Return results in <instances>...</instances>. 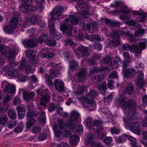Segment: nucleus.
I'll list each match as a JSON object with an SVG mask.
<instances>
[{
  "mask_svg": "<svg viewBox=\"0 0 147 147\" xmlns=\"http://www.w3.org/2000/svg\"><path fill=\"white\" fill-rule=\"evenodd\" d=\"M79 22L78 19L73 15H70L69 18H66L65 21L61 23L60 28L64 34H66L68 36H70L72 34V27L77 24Z\"/></svg>",
  "mask_w": 147,
  "mask_h": 147,
  "instance_id": "1",
  "label": "nucleus"
},
{
  "mask_svg": "<svg viewBox=\"0 0 147 147\" xmlns=\"http://www.w3.org/2000/svg\"><path fill=\"white\" fill-rule=\"evenodd\" d=\"M137 114L129 115V117L128 120L124 117H123V119L125 124L130 127L132 132L138 135H140L141 134V132L139 128L140 126L139 121L140 117L136 116Z\"/></svg>",
  "mask_w": 147,
  "mask_h": 147,
  "instance_id": "2",
  "label": "nucleus"
},
{
  "mask_svg": "<svg viewBox=\"0 0 147 147\" xmlns=\"http://www.w3.org/2000/svg\"><path fill=\"white\" fill-rule=\"evenodd\" d=\"M79 116L78 113L75 111H72L71 113V117L66 123V126L69 129H72L75 133L79 134H82L83 131V127L80 125H78L75 126V124L78 121Z\"/></svg>",
  "mask_w": 147,
  "mask_h": 147,
  "instance_id": "3",
  "label": "nucleus"
},
{
  "mask_svg": "<svg viewBox=\"0 0 147 147\" xmlns=\"http://www.w3.org/2000/svg\"><path fill=\"white\" fill-rule=\"evenodd\" d=\"M125 35L127 36H131L132 41H135V38L133 36L128 32L123 31H119L114 30L111 34V36L113 38L110 41V45L112 46H116L120 44L119 37L120 35Z\"/></svg>",
  "mask_w": 147,
  "mask_h": 147,
  "instance_id": "4",
  "label": "nucleus"
},
{
  "mask_svg": "<svg viewBox=\"0 0 147 147\" xmlns=\"http://www.w3.org/2000/svg\"><path fill=\"white\" fill-rule=\"evenodd\" d=\"M20 17L19 13H15L9 21L8 26H5L4 28V30L8 34L13 33V30L17 27V24Z\"/></svg>",
  "mask_w": 147,
  "mask_h": 147,
  "instance_id": "5",
  "label": "nucleus"
},
{
  "mask_svg": "<svg viewBox=\"0 0 147 147\" xmlns=\"http://www.w3.org/2000/svg\"><path fill=\"white\" fill-rule=\"evenodd\" d=\"M138 105L134 100H131L125 102L124 103V109H128V115H136L137 114V109Z\"/></svg>",
  "mask_w": 147,
  "mask_h": 147,
  "instance_id": "6",
  "label": "nucleus"
},
{
  "mask_svg": "<svg viewBox=\"0 0 147 147\" xmlns=\"http://www.w3.org/2000/svg\"><path fill=\"white\" fill-rule=\"evenodd\" d=\"M98 94L97 92L93 90H91L87 95L86 101L88 104L90 111H93L96 109L95 102L92 99L95 98Z\"/></svg>",
  "mask_w": 147,
  "mask_h": 147,
  "instance_id": "7",
  "label": "nucleus"
},
{
  "mask_svg": "<svg viewBox=\"0 0 147 147\" xmlns=\"http://www.w3.org/2000/svg\"><path fill=\"white\" fill-rule=\"evenodd\" d=\"M77 9L82 16L86 18L89 17L90 15L87 8L86 3L82 0H79L77 2L76 6Z\"/></svg>",
  "mask_w": 147,
  "mask_h": 147,
  "instance_id": "8",
  "label": "nucleus"
},
{
  "mask_svg": "<svg viewBox=\"0 0 147 147\" xmlns=\"http://www.w3.org/2000/svg\"><path fill=\"white\" fill-rule=\"evenodd\" d=\"M37 94L38 97L40 98V104L45 107L46 103L49 101L50 99L48 90L38 89L37 90Z\"/></svg>",
  "mask_w": 147,
  "mask_h": 147,
  "instance_id": "9",
  "label": "nucleus"
},
{
  "mask_svg": "<svg viewBox=\"0 0 147 147\" xmlns=\"http://www.w3.org/2000/svg\"><path fill=\"white\" fill-rule=\"evenodd\" d=\"M74 51L77 55L82 57H87L90 55V51L88 48L83 46L77 47L74 49Z\"/></svg>",
  "mask_w": 147,
  "mask_h": 147,
  "instance_id": "10",
  "label": "nucleus"
},
{
  "mask_svg": "<svg viewBox=\"0 0 147 147\" xmlns=\"http://www.w3.org/2000/svg\"><path fill=\"white\" fill-rule=\"evenodd\" d=\"M0 52L3 55H5L10 59H13L15 57L14 53L7 46L2 44L0 45Z\"/></svg>",
  "mask_w": 147,
  "mask_h": 147,
  "instance_id": "11",
  "label": "nucleus"
},
{
  "mask_svg": "<svg viewBox=\"0 0 147 147\" xmlns=\"http://www.w3.org/2000/svg\"><path fill=\"white\" fill-rule=\"evenodd\" d=\"M95 138L92 135H88V137L85 140V142L90 145L92 147H104L100 143L94 142Z\"/></svg>",
  "mask_w": 147,
  "mask_h": 147,
  "instance_id": "12",
  "label": "nucleus"
},
{
  "mask_svg": "<svg viewBox=\"0 0 147 147\" xmlns=\"http://www.w3.org/2000/svg\"><path fill=\"white\" fill-rule=\"evenodd\" d=\"M122 48L123 50L129 49L138 54L140 53L142 51L137 45H134L131 46L127 44H124L123 45Z\"/></svg>",
  "mask_w": 147,
  "mask_h": 147,
  "instance_id": "13",
  "label": "nucleus"
},
{
  "mask_svg": "<svg viewBox=\"0 0 147 147\" xmlns=\"http://www.w3.org/2000/svg\"><path fill=\"white\" fill-rule=\"evenodd\" d=\"M32 3V0H22V6L19 10L24 13H27L29 11L27 7L30 6Z\"/></svg>",
  "mask_w": 147,
  "mask_h": 147,
  "instance_id": "14",
  "label": "nucleus"
},
{
  "mask_svg": "<svg viewBox=\"0 0 147 147\" xmlns=\"http://www.w3.org/2000/svg\"><path fill=\"white\" fill-rule=\"evenodd\" d=\"M35 51L29 50L26 52V56L29 59V61L32 64H36L38 60L37 57H35Z\"/></svg>",
  "mask_w": 147,
  "mask_h": 147,
  "instance_id": "15",
  "label": "nucleus"
},
{
  "mask_svg": "<svg viewBox=\"0 0 147 147\" xmlns=\"http://www.w3.org/2000/svg\"><path fill=\"white\" fill-rule=\"evenodd\" d=\"M88 72L85 68H81L78 73V82H83L86 79Z\"/></svg>",
  "mask_w": 147,
  "mask_h": 147,
  "instance_id": "16",
  "label": "nucleus"
},
{
  "mask_svg": "<svg viewBox=\"0 0 147 147\" xmlns=\"http://www.w3.org/2000/svg\"><path fill=\"white\" fill-rule=\"evenodd\" d=\"M63 9V7L60 6H58L56 7L52 11V13H51L52 17V19L56 20L57 18L61 14V11Z\"/></svg>",
  "mask_w": 147,
  "mask_h": 147,
  "instance_id": "17",
  "label": "nucleus"
},
{
  "mask_svg": "<svg viewBox=\"0 0 147 147\" xmlns=\"http://www.w3.org/2000/svg\"><path fill=\"white\" fill-rule=\"evenodd\" d=\"M3 83L6 84L4 89L5 93L13 94L15 92V87L14 85L8 83L6 81H4Z\"/></svg>",
  "mask_w": 147,
  "mask_h": 147,
  "instance_id": "18",
  "label": "nucleus"
},
{
  "mask_svg": "<svg viewBox=\"0 0 147 147\" xmlns=\"http://www.w3.org/2000/svg\"><path fill=\"white\" fill-rule=\"evenodd\" d=\"M54 84L55 88L59 92H61L65 90L64 83L61 80H55Z\"/></svg>",
  "mask_w": 147,
  "mask_h": 147,
  "instance_id": "19",
  "label": "nucleus"
},
{
  "mask_svg": "<svg viewBox=\"0 0 147 147\" xmlns=\"http://www.w3.org/2000/svg\"><path fill=\"white\" fill-rule=\"evenodd\" d=\"M23 95L24 100L30 101L33 98L35 95V93L33 91H28L24 90Z\"/></svg>",
  "mask_w": 147,
  "mask_h": 147,
  "instance_id": "20",
  "label": "nucleus"
},
{
  "mask_svg": "<svg viewBox=\"0 0 147 147\" xmlns=\"http://www.w3.org/2000/svg\"><path fill=\"white\" fill-rule=\"evenodd\" d=\"M36 5L35 7H32L31 10L33 12L38 11L40 12H42L45 7L44 5L38 1H35Z\"/></svg>",
  "mask_w": 147,
  "mask_h": 147,
  "instance_id": "21",
  "label": "nucleus"
},
{
  "mask_svg": "<svg viewBox=\"0 0 147 147\" xmlns=\"http://www.w3.org/2000/svg\"><path fill=\"white\" fill-rule=\"evenodd\" d=\"M133 15H137L141 16L137 18L138 21L142 22L147 17V13L142 11L140 12L138 11H134L132 12Z\"/></svg>",
  "mask_w": 147,
  "mask_h": 147,
  "instance_id": "22",
  "label": "nucleus"
},
{
  "mask_svg": "<svg viewBox=\"0 0 147 147\" xmlns=\"http://www.w3.org/2000/svg\"><path fill=\"white\" fill-rule=\"evenodd\" d=\"M37 43V40L35 39L24 40L22 42V43L25 47L29 48H33L36 46Z\"/></svg>",
  "mask_w": 147,
  "mask_h": 147,
  "instance_id": "23",
  "label": "nucleus"
},
{
  "mask_svg": "<svg viewBox=\"0 0 147 147\" xmlns=\"http://www.w3.org/2000/svg\"><path fill=\"white\" fill-rule=\"evenodd\" d=\"M123 72L124 76L129 78L133 77L136 73L135 70L132 68H130L127 69H124Z\"/></svg>",
  "mask_w": 147,
  "mask_h": 147,
  "instance_id": "24",
  "label": "nucleus"
},
{
  "mask_svg": "<svg viewBox=\"0 0 147 147\" xmlns=\"http://www.w3.org/2000/svg\"><path fill=\"white\" fill-rule=\"evenodd\" d=\"M134 89L133 84L131 83H129L123 91V94H125L128 93L130 95H132L134 92Z\"/></svg>",
  "mask_w": 147,
  "mask_h": 147,
  "instance_id": "25",
  "label": "nucleus"
},
{
  "mask_svg": "<svg viewBox=\"0 0 147 147\" xmlns=\"http://www.w3.org/2000/svg\"><path fill=\"white\" fill-rule=\"evenodd\" d=\"M104 20L105 22L107 25L111 27H118L120 25V23L119 22H116L115 21L110 20L107 19H105Z\"/></svg>",
  "mask_w": 147,
  "mask_h": 147,
  "instance_id": "26",
  "label": "nucleus"
},
{
  "mask_svg": "<svg viewBox=\"0 0 147 147\" xmlns=\"http://www.w3.org/2000/svg\"><path fill=\"white\" fill-rule=\"evenodd\" d=\"M79 137L77 135H74L70 136V144L72 146H76L78 144L77 140H79Z\"/></svg>",
  "mask_w": 147,
  "mask_h": 147,
  "instance_id": "27",
  "label": "nucleus"
},
{
  "mask_svg": "<svg viewBox=\"0 0 147 147\" xmlns=\"http://www.w3.org/2000/svg\"><path fill=\"white\" fill-rule=\"evenodd\" d=\"M26 62L24 60H22L19 68L22 69L23 67H25L26 72V73H28V71L32 69V68L30 65H26Z\"/></svg>",
  "mask_w": 147,
  "mask_h": 147,
  "instance_id": "28",
  "label": "nucleus"
},
{
  "mask_svg": "<svg viewBox=\"0 0 147 147\" xmlns=\"http://www.w3.org/2000/svg\"><path fill=\"white\" fill-rule=\"evenodd\" d=\"M102 125V122L98 120L94 121L91 125L88 127V128L90 130H95L96 128L99 125Z\"/></svg>",
  "mask_w": 147,
  "mask_h": 147,
  "instance_id": "29",
  "label": "nucleus"
},
{
  "mask_svg": "<svg viewBox=\"0 0 147 147\" xmlns=\"http://www.w3.org/2000/svg\"><path fill=\"white\" fill-rule=\"evenodd\" d=\"M136 86L138 88H142L144 86V81L143 78H138L137 80L135 81Z\"/></svg>",
  "mask_w": 147,
  "mask_h": 147,
  "instance_id": "30",
  "label": "nucleus"
},
{
  "mask_svg": "<svg viewBox=\"0 0 147 147\" xmlns=\"http://www.w3.org/2000/svg\"><path fill=\"white\" fill-rule=\"evenodd\" d=\"M7 114L9 118L14 120L17 117V114L16 111L13 110L9 109L7 112Z\"/></svg>",
  "mask_w": 147,
  "mask_h": 147,
  "instance_id": "31",
  "label": "nucleus"
},
{
  "mask_svg": "<svg viewBox=\"0 0 147 147\" xmlns=\"http://www.w3.org/2000/svg\"><path fill=\"white\" fill-rule=\"evenodd\" d=\"M86 87L84 86H79L76 89L74 93L76 95L82 94L85 91Z\"/></svg>",
  "mask_w": 147,
  "mask_h": 147,
  "instance_id": "32",
  "label": "nucleus"
},
{
  "mask_svg": "<svg viewBox=\"0 0 147 147\" xmlns=\"http://www.w3.org/2000/svg\"><path fill=\"white\" fill-rule=\"evenodd\" d=\"M92 26V28L94 31L97 30V26L94 24L93 22L90 20H88V23L86 24V28L89 29Z\"/></svg>",
  "mask_w": 147,
  "mask_h": 147,
  "instance_id": "33",
  "label": "nucleus"
},
{
  "mask_svg": "<svg viewBox=\"0 0 147 147\" xmlns=\"http://www.w3.org/2000/svg\"><path fill=\"white\" fill-rule=\"evenodd\" d=\"M28 16L30 18V19L32 23H34L36 22H37L40 21V17L39 16L35 15H33L31 14H29Z\"/></svg>",
  "mask_w": 147,
  "mask_h": 147,
  "instance_id": "34",
  "label": "nucleus"
},
{
  "mask_svg": "<svg viewBox=\"0 0 147 147\" xmlns=\"http://www.w3.org/2000/svg\"><path fill=\"white\" fill-rule=\"evenodd\" d=\"M78 67V63L74 59H73L69 63V69L72 71L77 69Z\"/></svg>",
  "mask_w": 147,
  "mask_h": 147,
  "instance_id": "35",
  "label": "nucleus"
},
{
  "mask_svg": "<svg viewBox=\"0 0 147 147\" xmlns=\"http://www.w3.org/2000/svg\"><path fill=\"white\" fill-rule=\"evenodd\" d=\"M38 114V112L35 110H29L27 112L26 117L28 119L33 117L34 116H36Z\"/></svg>",
  "mask_w": 147,
  "mask_h": 147,
  "instance_id": "36",
  "label": "nucleus"
},
{
  "mask_svg": "<svg viewBox=\"0 0 147 147\" xmlns=\"http://www.w3.org/2000/svg\"><path fill=\"white\" fill-rule=\"evenodd\" d=\"M8 118L6 114H3L0 116V124L1 125L4 126L8 121Z\"/></svg>",
  "mask_w": 147,
  "mask_h": 147,
  "instance_id": "37",
  "label": "nucleus"
},
{
  "mask_svg": "<svg viewBox=\"0 0 147 147\" xmlns=\"http://www.w3.org/2000/svg\"><path fill=\"white\" fill-rule=\"evenodd\" d=\"M127 138V135L123 134L116 138V141L119 143H123L126 140Z\"/></svg>",
  "mask_w": 147,
  "mask_h": 147,
  "instance_id": "38",
  "label": "nucleus"
},
{
  "mask_svg": "<svg viewBox=\"0 0 147 147\" xmlns=\"http://www.w3.org/2000/svg\"><path fill=\"white\" fill-rule=\"evenodd\" d=\"M54 22L52 19H51L50 21V23L49 24V28L50 34L52 35L53 34H55V30L54 28Z\"/></svg>",
  "mask_w": 147,
  "mask_h": 147,
  "instance_id": "39",
  "label": "nucleus"
},
{
  "mask_svg": "<svg viewBox=\"0 0 147 147\" xmlns=\"http://www.w3.org/2000/svg\"><path fill=\"white\" fill-rule=\"evenodd\" d=\"M24 126L23 123L22 122H20L18 124V126L14 128V131L17 133H18L22 131Z\"/></svg>",
  "mask_w": 147,
  "mask_h": 147,
  "instance_id": "40",
  "label": "nucleus"
},
{
  "mask_svg": "<svg viewBox=\"0 0 147 147\" xmlns=\"http://www.w3.org/2000/svg\"><path fill=\"white\" fill-rule=\"evenodd\" d=\"M88 39L91 41L97 42L100 41V37L98 35H91L88 37Z\"/></svg>",
  "mask_w": 147,
  "mask_h": 147,
  "instance_id": "41",
  "label": "nucleus"
},
{
  "mask_svg": "<svg viewBox=\"0 0 147 147\" xmlns=\"http://www.w3.org/2000/svg\"><path fill=\"white\" fill-rule=\"evenodd\" d=\"M45 77L46 84L49 86L51 87L53 86V83L49 75L47 74H46L45 75Z\"/></svg>",
  "mask_w": 147,
  "mask_h": 147,
  "instance_id": "42",
  "label": "nucleus"
},
{
  "mask_svg": "<svg viewBox=\"0 0 147 147\" xmlns=\"http://www.w3.org/2000/svg\"><path fill=\"white\" fill-rule=\"evenodd\" d=\"M125 100V97L122 95H120V97L117 99V102L118 105L121 106L124 105V103Z\"/></svg>",
  "mask_w": 147,
  "mask_h": 147,
  "instance_id": "43",
  "label": "nucleus"
},
{
  "mask_svg": "<svg viewBox=\"0 0 147 147\" xmlns=\"http://www.w3.org/2000/svg\"><path fill=\"white\" fill-rule=\"evenodd\" d=\"M54 54L52 53H44V52L42 53L40 57L41 58H51L52 57H54Z\"/></svg>",
  "mask_w": 147,
  "mask_h": 147,
  "instance_id": "44",
  "label": "nucleus"
},
{
  "mask_svg": "<svg viewBox=\"0 0 147 147\" xmlns=\"http://www.w3.org/2000/svg\"><path fill=\"white\" fill-rule=\"evenodd\" d=\"M16 109L17 112H26V108L25 105H20L17 106Z\"/></svg>",
  "mask_w": 147,
  "mask_h": 147,
  "instance_id": "45",
  "label": "nucleus"
},
{
  "mask_svg": "<svg viewBox=\"0 0 147 147\" xmlns=\"http://www.w3.org/2000/svg\"><path fill=\"white\" fill-rule=\"evenodd\" d=\"M47 38V36L44 34H42L38 38L37 40V42H38L39 43L41 44L42 42L45 41H46Z\"/></svg>",
  "mask_w": 147,
  "mask_h": 147,
  "instance_id": "46",
  "label": "nucleus"
},
{
  "mask_svg": "<svg viewBox=\"0 0 147 147\" xmlns=\"http://www.w3.org/2000/svg\"><path fill=\"white\" fill-rule=\"evenodd\" d=\"M8 75L10 77H16L18 76V73L15 70H10L7 73Z\"/></svg>",
  "mask_w": 147,
  "mask_h": 147,
  "instance_id": "47",
  "label": "nucleus"
},
{
  "mask_svg": "<svg viewBox=\"0 0 147 147\" xmlns=\"http://www.w3.org/2000/svg\"><path fill=\"white\" fill-rule=\"evenodd\" d=\"M46 42L47 45L50 46H54L56 44V42L52 39H48L46 40Z\"/></svg>",
  "mask_w": 147,
  "mask_h": 147,
  "instance_id": "48",
  "label": "nucleus"
},
{
  "mask_svg": "<svg viewBox=\"0 0 147 147\" xmlns=\"http://www.w3.org/2000/svg\"><path fill=\"white\" fill-rule=\"evenodd\" d=\"M58 125L59 127L61 129H65V125L63 123V120L62 119H58Z\"/></svg>",
  "mask_w": 147,
  "mask_h": 147,
  "instance_id": "49",
  "label": "nucleus"
},
{
  "mask_svg": "<svg viewBox=\"0 0 147 147\" xmlns=\"http://www.w3.org/2000/svg\"><path fill=\"white\" fill-rule=\"evenodd\" d=\"M22 102L21 98L19 96H17L15 97L13 101V104L14 105H16L19 104Z\"/></svg>",
  "mask_w": 147,
  "mask_h": 147,
  "instance_id": "50",
  "label": "nucleus"
},
{
  "mask_svg": "<svg viewBox=\"0 0 147 147\" xmlns=\"http://www.w3.org/2000/svg\"><path fill=\"white\" fill-rule=\"evenodd\" d=\"M9 108V105L8 104H4L0 108V114L4 113Z\"/></svg>",
  "mask_w": 147,
  "mask_h": 147,
  "instance_id": "51",
  "label": "nucleus"
},
{
  "mask_svg": "<svg viewBox=\"0 0 147 147\" xmlns=\"http://www.w3.org/2000/svg\"><path fill=\"white\" fill-rule=\"evenodd\" d=\"M35 122L34 119H30L26 123V127L27 129H29L31 127Z\"/></svg>",
  "mask_w": 147,
  "mask_h": 147,
  "instance_id": "52",
  "label": "nucleus"
},
{
  "mask_svg": "<svg viewBox=\"0 0 147 147\" xmlns=\"http://www.w3.org/2000/svg\"><path fill=\"white\" fill-rule=\"evenodd\" d=\"M98 88L100 90L102 91V90H103V92H102L103 93H102L104 94V90H106L107 89L106 82H103L99 86H98Z\"/></svg>",
  "mask_w": 147,
  "mask_h": 147,
  "instance_id": "53",
  "label": "nucleus"
},
{
  "mask_svg": "<svg viewBox=\"0 0 147 147\" xmlns=\"http://www.w3.org/2000/svg\"><path fill=\"white\" fill-rule=\"evenodd\" d=\"M102 62L105 64H110L111 63V58L109 56H106L104 58Z\"/></svg>",
  "mask_w": 147,
  "mask_h": 147,
  "instance_id": "54",
  "label": "nucleus"
},
{
  "mask_svg": "<svg viewBox=\"0 0 147 147\" xmlns=\"http://www.w3.org/2000/svg\"><path fill=\"white\" fill-rule=\"evenodd\" d=\"M104 142L107 145L113 144V143H112L113 140L112 138L110 137H107L104 140Z\"/></svg>",
  "mask_w": 147,
  "mask_h": 147,
  "instance_id": "55",
  "label": "nucleus"
},
{
  "mask_svg": "<svg viewBox=\"0 0 147 147\" xmlns=\"http://www.w3.org/2000/svg\"><path fill=\"white\" fill-rule=\"evenodd\" d=\"M17 123L13 121H9L8 122L7 126L10 129L13 128L16 125Z\"/></svg>",
  "mask_w": 147,
  "mask_h": 147,
  "instance_id": "56",
  "label": "nucleus"
},
{
  "mask_svg": "<svg viewBox=\"0 0 147 147\" xmlns=\"http://www.w3.org/2000/svg\"><path fill=\"white\" fill-rule=\"evenodd\" d=\"M41 128L40 127L37 125H35L33 128L32 132L34 133L40 132L41 131Z\"/></svg>",
  "mask_w": 147,
  "mask_h": 147,
  "instance_id": "57",
  "label": "nucleus"
},
{
  "mask_svg": "<svg viewBox=\"0 0 147 147\" xmlns=\"http://www.w3.org/2000/svg\"><path fill=\"white\" fill-rule=\"evenodd\" d=\"M120 129L115 127L111 128L110 132L112 134H118L120 133Z\"/></svg>",
  "mask_w": 147,
  "mask_h": 147,
  "instance_id": "58",
  "label": "nucleus"
},
{
  "mask_svg": "<svg viewBox=\"0 0 147 147\" xmlns=\"http://www.w3.org/2000/svg\"><path fill=\"white\" fill-rule=\"evenodd\" d=\"M121 61H122L119 57H115L114 59V64L116 67H118L119 65V63H121Z\"/></svg>",
  "mask_w": 147,
  "mask_h": 147,
  "instance_id": "59",
  "label": "nucleus"
},
{
  "mask_svg": "<svg viewBox=\"0 0 147 147\" xmlns=\"http://www.w3.org/2000/svg\"><path fill=\"white\" fill-rule=\"evenodd\" d=\"M144 32V30L142 29L138 30L135 33V35L136 37L141 36L142 35Z\"/></svg>",
  "mask_w": 147,
  "mask_h": 147,
  "instance_id": "60",
  "label": "nucleus"
},
{
  "mask_svg": "<svg viewBox=\"0 0 147 147\" xmlns=\"http://www.w3.org/2000/svg\"><path fill=\"white\" fill-rule=\"evenodd\" d=\"M92 121V118L90 117L88 118H87L85 121H84V122L85 123L86 125L87 126H88V127L90 126V125H92L91 123Z\"/></svg>",
  "mask_w": 147,
  "mask_h": 147,
  "instance_id": "61",
  "label": "nucleus"
},
{
  "mask_svg": "<svg viewBox=\"0 0 147 147\" xmlns=\"http://www.w3.org/2000/svg\"><path fill=\"white\" fill-rule=\"evenodd\" d=\"M28 79V77L24 75L20 76L18 78V80L20 82H25Z\"/></svg>",
  "mask_w": 147,
  "mask_h": 147,
  "instance_id": "62",
  "label": "nucleus"
},
{
  "mask_svg": "<svg viewBox=\"0 0 147 147\" xmlns=\"http://www.w3.org/2000/svg\"><path fill=\"white\" fill-rule=\"evenodd\" d=\"M55 99L58 102H61L64 100V98L61 96L56 95L55 96Z\"/></svg>",
  "mask_w": 147,
  "mask_h": 147,
  "instance_id": "63",
  "label": "nucleus"
},
{
  "mask_svg": "<svg viewBox=\"0 0 147 147\" xmlns=\"http://www.w3.org/2000/svg\"><path fill=\"white\" fill-rule=\"evenodd\" d=\"M142 105L144 106H146L147 104V95L143 96L142 99Z\"/></svg>",
  "mask_w": 147,
  "mask_h": 147,
  "instance_id": "64",
  "label": "nucleus"
}]
</instances>
